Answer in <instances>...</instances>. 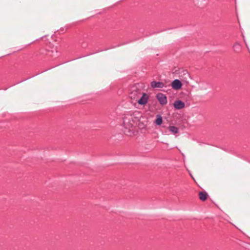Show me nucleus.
I'll use <instances>...</instances> for the list:
<instances>
[{"instance_id":"1","label":"nucleus","mask_w":250,"mask_h":250,"mask_svg":"<svg viewBox=\"0 0 250 250\" xmlns=\"http://www.w3.org/2000/svg\"><path fill=\"white\" fill-rule=\"evenodd\" d=\"M139 87V84H137L131 87L129 96L131 99L137 101L142 95V92Z\"/></svg>"},{"instance_id":"2","label":"nucleus","mask_w":250,"mask_h":250,"mask_svg":"<svg viewBox=\"0 0 250 250\" xmlns=\"http://www.w3.org/2000/svg\"><path fill=\"white\" fill-rule=\"evenodd\" d=\"M156 98L161 104L165 105L167 104V98L164 94L162 93H158L156 95Z\"/></svg>"},{"instance_id":"3","label":"nucleus","mask_w":250,"mask_h":250,"mask_svg":"<svg viewBox=\"0 0 250 250\" xmlns=\"http://www.w3.org/2000/svg\"><path fill=\"white\" fill-rule=\"evenodd\" d=\"M124 124L126 128L129 129V131H131V128L133 127V121L130 118L125 117L124 120Z\"/></svg>"},{"instance_id":"4","label":"nucleus","mask_w":250,"mask_h":250,"mask_svg":"<svg viewBox=\"0 0 250 250\" xmlns=\"http://www.w3.org/2000/svg\"><path fill=\"white\" fill-rule=\"evenodd\" d=\"M141 96V97L137 100L138 103L141 105H145L147 102L148 96L146 94L143 93Z\"/></svg>"},{"instance_id":"5","label":"nucleus","mask_w":250,"mask_h":250,"mask_svg":"<svg viewBox=\"0 0 250 250\" xmlns=\"http://www.w3.org/2000/svg\"><path fill=\"white\" fill-rule=\"evenodd\" d=\"M172 88L175 90L180 89L182 86V83L179 80H175L171 83Z\"/></svg>"},{"instance_id":"6","label":"nucleus","mask_w":250,"mask_h":250,"mask_svg":"<svg viewBox=\"0 0 250 250\" xmlns=\"http://www.w3.org/2000/svg\"><path fill=\"white\" fill-rule=\"evenodd\" d=\"M173 106L176 109H181L185 107V103L181 101L177 100L174 102Z\"/></svg>"},{"instance_id":"7","label":"nucleus","mask_w":250,"mask_h":250,"mask_svg":"<svg viewBox=\"0 0 250 250\" xmlns=\"http://www.w3.org/2000/svg\"><path fill=\"white\" fill-rule=\"evenodd\" d=\"M151 86L152 88H163L165 84L162 82L153 81L151 83Z\"/></svg>"},{"instance_id":"8","label":"nucleus","mask_w":250,"mask_h":250,"mask_svg":"<svg viewBox=\"0 0 250 250\" xmlns=\"http://www.w3.org/2000/svg\"><path fill=\"white\" fill-rule=\"evenodd\" d=\"M208 195L206 192H200L199 193V199L202 201H205L207 200Z\"/></svg>"},{"instance_id":"9","label":"nucleus","mask_w":250,"mask_h":250,"mask_svg":"<svg viewBox=\"0 0 250 250\" xmlns=\"http://www.w3.org/2000/svg\"><path fill=\"white\" fill-rule=\"evenodd\" d=\"M162 122H163V120H162V118L161 117V116L160 115H157V119L155 121V123L157 125H160L162 124Z\"/></svg>"},{"instance_id":"10","label":"nucleus","mask_w":250,"mask_h":250,"mask_svg":"<svg viewBox=\"0 0 250 250\" xmlns=\"http://www.w3.org/2000/svg\"><path fill=\"white\" fill-rule=\"evenodd\" d=\"M168 129L170 131H171L173 134H176L178 132V128L174 126H170L168 127Z\"/></svg>"},{"instance_id":"11","label":"nucleus","mask_w":250,"mask_h":250,"mask_svg":"<svg viewBox=\"0 0 250 250\" xmlns=\"http://www.w3.org/2000/svg\"><path fill=\"white\" fill-rule=\"evenodd\" d=\"M240 45L237 43H235L234 45V47H235L237 49H238L239 48H240Z\"/></svg>"},{"instance_id":"12","label":"nucleus","mask_w":250,"mask_h":250,"mask_svg":"<svg viewBox=\"0 0 250 250\" xmlns=\"http://www.w3.org/2000/svg\"><path fill=\"white\" fill-rule=\"evenodd\" d=\"M191 176L192 178L194 180L193 177H192V176L191 175Z\"/></svg>"}]
</instances>
